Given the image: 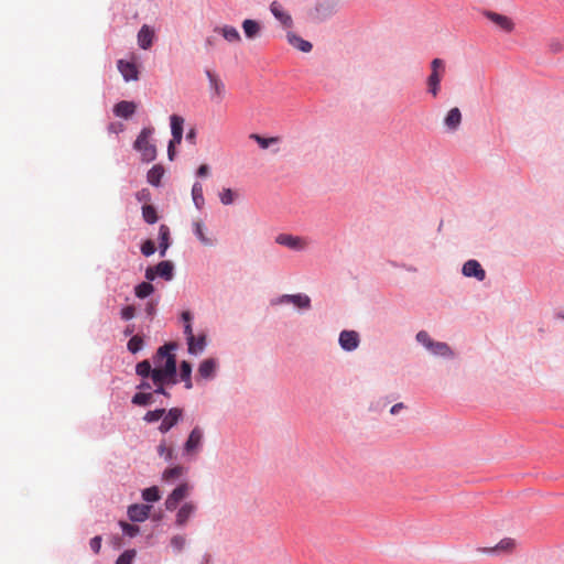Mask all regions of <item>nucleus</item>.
Listing matches in <instances>:
<instances>
[{
    "label": "nucleus",
    "instance_id": "nucleus-1",
    "mask_svg": "<svg viewBox=\"0 0 564 564\" xmlns=\"http://www.w3.org/2000/svg\"><path fill=\"white\" fill-rule=\"evenodd\" d=\"M176 349L175 343L161 346L153 357V386L154 393L169 395L164 386H172L176 380V358L172 350Z\"/></svg>",
    "mask_w": 564,
    "mask_h": 564
},
{
    "label": "nucleus",
    "instance_id": "nucleus-2",
    "mask_svg": "<svg viewBox=\"0 0 564 564\" xmlns=\"http://www.w3.org/2000/svg\"><path fill=\"white\" fill-rule=\"evenodd\" d=\"M416 340L435 356L448 358L454 357L453 350L446 343L433 340L425 330H420L416 334Z\"/></svg>",
    "mask_w": 564,
    "mask_h": 564
},
{
    "label": "nucleus",
    "instance_id": "nucleus-3",
    "mask_svg": "<svg viewBox=\"0 0 564 564\" xmlns=\"http://www.w3.org/2000/svg\"><path fill=\"white\" fill-rule=\"evenodd\" d=\"M152 128H143L134 142V149L142 155L143 161L151 162L156 156L155 145L150 142Z\"/></svg>",
    "mask_w": 564,
    "mask_h": 564
},
{
    "label": "nucleus",
    "instance_id": "nucleus-4",
    "mask_svg": "<svg viewBox=\"0 0 564 564\" xmlns=\"http://www.w3.org/2000/svg\"><path fill=\"white\" fill-rule=\"evenodd\" d=\"M432 73L427 78V90L433 97L440 91V84L445 72V63L441 58H434L431 63Z\"/></svg>",
    "mask_w": 564,
    "mask_h": 564
},
{
    "label": "nucleus",
    "instance_id": "nucleus-5",
    "mask_svg": "<svg viewBox=\"0 0 564 564\" xmlns=\"http://www.w3.org/2000/svg\"><path fill=\"white\" fill-rule=\"evenodd\" d=\"M173 263L171 261H161L154 267H148L145 270V279L153 281L156 276H160L166 281L173 279Z\"/></svg>",
    "mask_w": 564,
    "mask_h": 564
},
{
    "label": "nucleus",
    "instance_id": "nucleus-6",
    "mask_svg": "<svg viewBox=\"0 0 564 564\" xmlns=\"http://www.w3.org/2000/svg\"><path fill=\"white\" fill-rule=\"evenodd\" d=\"M275 242L295 251H302L306 249L308 246V241L306 238L292 236L288 234H280L279 236H276Z\"/></svg>",
    "mask_w": 564,
    "mask_h": 564
},
{
    "label": "nucleus",
    "instance_id": "nucleus-7",
    "mask_svg": "<svg viewBox=\"0 0 564 564\" xmlns=\"http://www.w3.org/2000/svg\"><path fill=\"white\" fill-rule=\"evenodd\" d=\"M191 487L188 484H181L177 486L166 498L165 508L173 511L177 508L181 500L185 499L189 494Z\"/></svg>",
    "mask_w": 564,
    "mask_h": 564
},
{
    "label": "nucleus",
    "instance_id": "nucleus-8",
    "mask_svg": "<svg viewBox=\"0 0 564 564\" xmlns=\"http://www.w3.org/2000/svg\"><path fill=\"white\" fill-rule=\"evenodd\" d=\"M517 547V541L512 538H505L492 547L479 549L480 552L487 554H510Z\"/></svg>",
    "mask_w": 564,
    "mask_h": 564
},
{
    "label": "nucleus",
    "instance_id": "nucleus-9",
    "mask_svg": "<svg viewBox=\"0 0 564 564\" xmlns=\"http://www.w3.org/2000/svg\"><path fill=\"white\" fill-rule=\"evenodd\" d=\"M206 76L209 80V88H210V91H212V99L213 100H216V101H220L223 100L224 96H225V85L224 83L221 82V79L215 74L213 73L212 70H206Z\"/></svg>",
    "mask_w": 564,
    "mask_h": 564
},
{
    "label": "nucleus",
    "instance_id": "nucleus-10",
    "mask_svg": "<svg viewBox=\"0 0 564 564\" xmlns=\"http://www.w3.org/2000/svg\"><path fill=\"white\" fill-rule=\"evenodd\" d=\"M117 67L126 82L139 79V69L134 62L119 59L117 62Z\"/></svg>",
    "mask_w": 564,
    "mask_h": 564
},
{
    "label": "nucleus",
    "instance_id": "nucleus-11",
    "mask_svg": "<svg viewBox=\"0 0 564 564\" xmlns=\"http://www.w3.org/2000/svg\"><path fill=\"white\" fill-rule=\"evenodd\" d=\"M270 11L273 14V17L283 25V28L290 29L293 26V19L291 14L283 9L280 2H271Z\"/></svg>",
    "mask_w": 564,
    "mask_h": 564
},
{
    "label": "nucleus",
    "instance_id": "nucleus-12",
    "mask_svg": "<svg viewBox=\"0 0 564 564\" xmlns=\"http://www.w3.org/2000/svg\"><path fill=\"white\" fill-rule=\"evenodd\" d=\"M359 335L355 330H343L339 334V345L344 350H355L359 346Z\"/></svg>",
    "mask_w": 564,
    "mask_h": 564
},
{
    "label": "nucleus",
    "instance_id": "nucleus-13",
    "mask_svg": "<svg viewBox=\"0 0 564 564\" xmlns=\"http://www.w3.org/2000/svg\"><path fill=\"white\" fill-rule=\"evenodd\" d=\"M183 412L178 408H173L167 412L165 411V414L162 417V423L159 427L160 432L166 433L167 431H170L178 422Z\"/></svg>",
    "mask_w": 564,
    "mask_h": 564
},
{
    "label": "nucleus",
    "instance_id": "nucleus-14",
    "mask_svg": "<svg viewBox=\"0 0 564 564\" xmlns=\"http://www.w3.org/2000/svg\"><path fill=\"white\" fill-rule=\"evenodd\" d=\"M170 120H171V132H172L171 145L181 144L182 139H183L184 119L181 116L172 115Z\"/></svg>",
    "mask_w": 564,
    "mask_h": 564
},
{
    "label": "nucleus",
    "instance_id": "nucleus-15",
    "mask_svg": "<svg viewBox=\"0 0 564 564\" xmlns=\"http://www.w3.org/2000/svg\"><path fill=\"white\" fill-rule=\"evenodd\" d=\"M463 274L468 278H476L478 281H484L486 278L485 270L476 260H468L465 262L463 265Z\"/></svg>",
    "mask_w": 564,
    "mask_h": 564
},
{
    "label": "nucleus",
    "instance_id": "nucleus-16",
    "mask_svg": "<svg viewBox=\"0 0 564 564\" xmlns=\"http://www.w3.org/2000/svg\"><path fill=\"white\" fill-rule=\"evenodd\" d=\"M485 15L502 31L511 32L513 30L514 24L507 15L491 11H487Z\"/></svg>",
    "mask_w": 564,
    "mask_h": 564
},
{
    "label": "nucleus",
    "instance_id": "nucleus-17",
    "mask_svg": "<svg viewBox=\"0 0 564 564\" xmlns=\"http://www.w3.org/2000/svg\"><path fill=\"white\" fill-rule=\"evenodd\" d=\"M138 45L142 50H149L154 41L155 34L154 30L149 26L148 24H144L141 26V29L138 32Z\"/></svg>",
    "mask_w": 564,
    "mask_h": 564
},
{
    "label": "nucleus",
    "instance_id": "nucleus-18",
    "mask_svg": "<svg viewBox=\"0 0 564 564\" xmlns=\"http://www.w3.org/2000/svg\"><path fill=\"white\" fill-rule=\"evenodd\" d=\"M203 438V433L198 427H195L189 436L187 442L185 443L184 451L188 456L195 455L197 453V448L199 447Z\"/></svg>",
    "mask_w": 564,
    "mask_h": 564
},
{
    "label": "nucleus",
    "instance_id": "nucleus-19",
    "mask_svg": "<svg viewBox=\"0 0 564 564\" xmlns=\"http://www.w3.org/2000/svg\"><path fill=\"white\" fill-rule=\"evenodd\" d=\"M151 507L147 505H132L128 509V516L130 520L135 522H142L148 519Z\"/></svg>",
    "mask_w": 564,
    "mask_h": 564
},
{
    "label": "nucleus",
    "instance_id": "nucleus-20",
    "mask_svg": "<svg viewBox=\"0 0 564 564\" xmlns=\"http://www.w3.org/2000/svg\"><path fill=\"white\" fill-rule=\"evenodd\" d=\"M196 511V505L193 502H185L177 511L176 513V520L175 523L177 527H183L186 524L188 519L194 514Z\"/></svg>",
    "mask_w": 564,
    "mask_h": 564
},
{
    "label": "nucleus",
    "instance_id": "nucleus-21",
    "mask_svg": "<svg viewBox=\"0 0 564 564\" xmlns=\"http://www.w3.org/2000/svg\"><path fill=\"white\" fill-rule=\"evenodd\" d=\"M280 303H292L300 308H308L311 306V299L305 294H291L283 295Z\"/></svg>",
    "mask_w": 564,
    "mask_h": 564
},
{
    "label": "nucleus",
    "instance_id": "nucleus-22",
    "mask_svg": "<svg viewBox=\"0 0 564 564\" xmlns=\"http://www.w3.org/2000/svg\"><path fill=\"white\" fill-rule=\"evenodd\" d=\"M286 40L290 45H292L293 47L297 48L301 52L308 53L312 51V43L302 39L301 36L296 35L293 32L286 33Z\"/></svg>",
    "mask_w": 564,
    "mask_h": 564
},
{
    "label": "nucleus",
    "instance_id": "nucleus-23",
    "mask_svg": "<svg viewBox=\"0 0 564 564\" xmlns=\"http://www.w3.org/2000/svg\"><path fill=\"white\" fill-rule=\"evenodd\" d=\"M135 109L137 105L133 101L123 100L115 106L113 112L117 117L128 119L135 112Z\"/></svg>",
    "mask_w": 564,
    "mask_h": 564
},
{
    "label": "nucleus",
    "instance_id": "nucleus-24",
    "mask_svg": "<svg viewBox=\"0 0 564 564\" xmlns=\"http://www.w3.org/2000/svg\"><path fill=\"white\" fill-rule=\"evenodd\" d=\"M217 369V361L214 358L205 359L198 367V375L203 379H212Z\"/></svg>",
    "mask_w": 564,
    "mask_h": 564
},
{
    "label": "nucleus",
    "instance_id": "nucleus-25",
    "mask_svg": "<svg viewBox=\"0 0 564 564\" xmlns=\"http://www.w3.org/2000/svg\"><path fill=\"white\" fill-rule=\"evenodd\" d=\"M242 29L247 39L252 40L260 34L261 25L256 20L246 19L242 22Z\"/></svg>",
    "mask_w": 564,
    "mask_h": 564
},
{
    "label": "nucleus",
    "instance_id": "nucleus-26",
    "mask_svg": "<svg viewBox=\"0 0 564 564\" xmlns=\"http://www.w3.org/2000/svg\"><path fill=\"white\" fill-rule=\"evenodd\" d=\"M444 122L449 130H456L462 122L460 110L457 107L452 108L447 112Z\"/></svg>",
    "mask_w": 564,
    "mask_h": 564
},
{
    "label": "nucleus",
    "instance_id": "nucleus-27",
    "mask_svg": "<svg viewBox=\"0 0 564 564\" xmlns=\"http://www.w3.org/2000/svg\"><path fill=\"white\" fill-rule=\"evenodd\" d=\"M159 238H160V254H161V257H164L165 252L170 246V229L166 225L160 226Z\"/></svg>",
    "mask_w": 564,
    "mask_h": 564
},
{
    "label": "nucleus",
    "instance_id": "nucleus-28",
    "mask_svg": "<svg viewBox=\"0 0 564 564\" xmlns=\"http://www.w3.org/2000/svg\"><path fill=\"white\" fill-rule=\"evenodd\" d=\"M250 139L254 140L259 144V147L263 150H265L272 145H275V144L280 143V141H281L280 137L264 138L257 133L250 134Z\"/></svg>",
    "mask_w": 564,
    "mask_h": 564
},
{
    "label": "nucleus",
    "instance_id": "nucleus-29",
    "mask_svg": "<svg viewBox=\"0 0 564 564\" xmlns=\"http://www.w3.org/2000/svg\"><path fill=\"white\" fill-rule=\"evenodd\" d=\"M164 169L161 165H154L148 172L147 180L153 186H159L163 177Z\"/></svg>",
    "mask_w": 564,
    "mask_h": 564
},
{
    "label": "nucleus",
    "instance_id": "nucleus-30",
    "mask_svg": "<svg viewBox=\"0 0 564 564\" xmlns=\"http://www.w3.org/2000/svg\"><path fill=\"white\" fill-rule=\"evenodd\" d=\"M192 198L197 209H202L205 199L203 195V185L199 182L194 183L192 187Z\"/></svg>",
    "mask_w": 564,
    "mask_h": 564
},
{
    "label": "nucleus",
    "instance_id": "nucleus-31",
    "mask_svg": "<svg viewBox=\"0 0 564 564\" xmlns=\"http://www.w3.org/2000/svg\"><path fill=\"white\" fill-rule=\"evenodd\" d=\"M153 395H154V393H152V392H143V391H141V392L135 393L132 397L131 402L134 405H139V406L150 405V404L153 403Z\"/></svg>",
    "mask_w": 564,
    "mask_h": 564
},
{
    "label": "nucleus",
    "instance_id": "nucleus-32",
    "mask_svg": "<svg viewBox=\"0 0 564 564\" xmlns=\"http://www.w3.org/2000/svg\"><path fill=\"white\" fill-rule=\"evenodd\" d=\"M188 352L192 355H197L202 352L206 346V337L205 335H199L191 340L188 344Z\"/></svg>",
    "mask_w": 564,
    "mask_h": 564
},
{
    "label": "nucleus",
    "instance_id": "nucleus-33",
    "mask_svg": "<svg viewBox=\"0 0 564 564\" xmlns=\"http://www.w3.org/2000/svg\"><path fill=\"white\" fill-rule=\"evenodd\" d=\"M135 372L143 379L150 378L153 381V368L149 360H142L135 367Z\"/></svg>",
    "mask_w": 564,
    "mask_h": 564
},
{
    "label": "nucleus",
    "instance_id": "nucleus-34",
    "mask_svg": "<svg viewBox=\"0 0 564 564\" xmlns=\"http://www.w3.org/2000/svg\"><path fill=\"white\" fill-rule=\"evenodd\" d=\"M194 234L199 239V241L205 246H210V239L205 235V226L200 220H197L193 224Z\"/></svg>",
    "mask_w": 564,
    "mask_h": 564
},
{
    "label": "nucleus",
    "instance_id": "nucleus-35",
    "mask_svg": "<svg viewBox=\"0 0 564 564\" xmlns=\"http://www.w3.org/2000/svg\"><path fill=\"white\" fill-rule=\"evenodd\" d=\"M220 33L228 42H239L241 40L238 30L230 25L223 26Z\"/></svg>",
    "mask_w": 564,
    "mask_h": 564
},
{
    "label": "nucleus",
    "instance_id": "nucleus-36",
    "mask_svg": "<svg viewBox=\"0 0 564 564\" xmlns=\"http://www.w3.org/2000/svg\"><path fill=\"white\" fill-rule=\"evenodd\" d=\"M154 292V288L150 282H142L134 289L135 296L139 299H145Z\"/></svg>",
    "mask_w": 564,
    "mask_h": 564
},
{
    "label": "nucleus",
    "instance_id": "nucleus-37",
    "mask_svg": "<svg viewBox=\"0 0 564 564\" xmlns=\"http://www.w3.org/2000/svg\"><path fill=\"white\" fill-rule=\"evenodd\" d=\"M142 216L148 224H155L158 221V214L152 205H144L142 207Z\"/></svg>",
    "mask_w": 564,
    "mask_h": 564
},
{
    "label": "nucleus",
    "instance_id": "nucleus-38",
    "mask_svg": "<svg viewBox=\"0 0 564 564\" xmlns=\"http://www.w3.org/2000/svg\"><path fill=\"white\" fill-rule=\"evenodd\" d=\"M142 497L145 501H149V502L158 501L160 499V492H159L158 487L153 486V487L144 489L142 492Z\"/></svg>",
    "mask_w": 564,
    "mask_h": 564
},
{
    "label": "nucleus",
    "instance_id": "nucleus-39",
    "mask_svg": "<svg viewBox=\"0 0 564 564\" xmlns=\"http://www.w3.org/2000/svg\"><path fill=\"white\" fill-rule=\"evenodd\" d=\"M183 473H184L183 467L176 466V467L166 469L163 474V478L165 480H175V479L180 478L183 475Z\"/></svg>",
    "mask_w": 564,
    "mask_h": 564
},
{
    "label": "nucleus",
    "instance_id": "nucleus-40",
    "mask_svg": "<svg viewBox=\"0 0 564 564\" xmlns=\"http://www.w3.org/2000/svg\"><path fill=\"white\" fill-rule=\"evenodd\" d=\"M164 414H165L164 409H156V410L147 412L143 419H144V421H147L149 423H153V422H158L159 420H161Z\"/></svg>",
    "mask_w": 564,
    "mask_h": 564
},
{
    "label": "nucleus",
    "instance_id": "nucleus-41",
    "mask_svg": "<svg viewBox=\"0 0 564 564\" xmlns=\"http://www.w3.org/2000/svg\"><path fill=\"white\" fill-rule=\"evenodd\" d=\"M135 554L134 550H127L117 558L116 564H132Z\"/></svg>",
    "mask_w": 564,
    "mask_h": 564
},
{
    "label": "nucleus",
    "instance_id": "nucleus-42",
    "mask_svg": "<svg viewBox=\"0 0 564 564\" xmlns=\"http://www.w3.org/2000/svg\"><path fill=\"white\" fill-rule=\"evenodd\" d=\"M143 346V340L140 336L135 335L133 337L130 338V340L128 341V349L132 352V354H135L138 352Z\"/></svg>",
    "mask_w": 564,
    "mask_h": 564
},
{
    "label": "nucleus",
    "instance_id": "nucleus-43",
    "mask_svg": "<svg viewBox=\"0 0 564 564\" xmlns=\"http://www.w3.org/2000/svg\"><path fill=\"white\" fill-rule=\"evenodd\" d=\"M219 198L224 205H230L235 200V193L230 188H225L219 194Z\"/></svg>",
    "mask_w": 564,
    "mask_h": 564
},
{
    "label": "nucleus",
    "instance_id": "nucleus-44",
    "mask_svg": "<svg viewBox=\"0 0 564 564\" xmlns=\"http://www.w3.org/2000/svg\"><path fill=\"white\" fill-rule=\"evenodd\" d=\"M185 543H186V539L184 535H174L171 539V545L177 552H181L184 549Z\"/></svg>",
    "mask_w": 564,
    "mask_h": 564
},
{
    "label": "nucleus",
    "instance_id": "nucleus-45",
    "mask_svg": "<svg viewBox=\"0 0 564 564\" xmlns=\"http://www.w3.org/2000/svg\"><path fill=\"white\" fill-rule=\"evenodd\" d=\"M141 252L145 256H152L155 252V245L152 240H145L141 246Z\"/></svg>",
    "mask_w": 564,
    "mask_h": 564
},
{
    "label": "nucleus",
    "instance_id": "nucleus-46",
    "mask_svg": "<svg viewBox=\"0 0 564 564\" xmlns=\"http://www.w3.org/2000/svg\"><path fill=\"white\" fill-rule=\"evenodd\" d=\"M120 527L122 528V531L129 536H134L139 532V528L137 525L127 523L124 521L120 522Z\"/></svg>",
    "mask_w": 564,
    "mask_h": 564
},
{
    "label": "nucleus",
    "instance_id": "nucleus-47",
    "mask_svg": "<svg viewBox=\"0 0 564 564\" xmlns=\"http://www.w3.org/2000/svg\"><path fill=\"white\" fill-rule=\"evenodd\" d=\"M191 373H192V366L188 361H182L181 362V372H180V376H181V379L184 380V379H188L191 377Z\"/></svg>",
    "mask_w": 564,
    "mask_h": 564
},
{
    "label": "nucleus",
    "instance_id": "nucleus-48",
    "mask_svg": "<svg viewBox=\"0 0 564 564\" xmlns=\"http://www.w3.org/2000/svg\"><path fill=\"white\" fill-rule=\"evenodd\" d=\"M120 315H121V317H122L123 319H126V321H129V319L133 318V317H134V315H135V308H134V306H132V305H127V306H124V307L121 310Z\"/></svg>",
    "mask_w": 564,
    "mask_h": 564
},
{
    "label": "nucleus",
    "instance_id": "nucleus-49",
    "mask_svg": "<svg viewBox=\"0 0 564 564\" xmlns=\"http://www.w3.org/2000/svg\"><path fill=\"white\" fill-rule=\"evenodd\" d=\"M89 545L94 553L98 554L101 547V536L97 535L93 538L89 542Z\"/></svg>",
    "mask_w": 564,
    "mask_h": 564
},
{
    "label": "nucleus",
    "instance_id": "nucleus-50",
    "mask_svg": "<svg viewBox=\"0 0 564 564\" xmlns=\"http://www.w3.org/2000/svg\"><path fill=\"white\" fill-rule=\"evenodd\" d=\"M184 333L186 335L187 344L195 338L191 323L184 325Z\"/></svg>",
    "mask_w": 564,
    "mask_h": 564
},
{
    "label": "nucleus",
    "instance_id": "nucleus-51",
    "mask_svg": "<svg viewBox=\"0 0 564 564\" xmlns=\"http://www.w3.org/2000/svg\"><path fill=\"white\" fill-rule=\"evenodd\" d=\"M197 176L204 177L207 176L209 173V166L207 164H202L197 170Z\"/></svg>",
    "mask_w": 564,
    "mask_h": 564
},
{
    "label": "nucleus",
    "instance_id": "nucleus-52",
    "mask_svg": "<svg viewBox=\"0 0 564 564\" xmlns=\"http://www.w3.org/2000/svg\"><path fill=\"white\" fill-rule=\"evenodd\" d=\"M152 387H154L153 382L150 383L149 381H147V379H143L137 388L139 390H150L152 389Z\"/></svg>",
    "mask_w": 564,
    "mask_h": 564
},
{
    "label": "nucleus",
    "instance_id": "nucleus-53",
    "mask_svg": "<svg viewBox=\"0 0 564 564\" xmlns=\"http://www.w3.org/2000/svg\"><path fill=\"white\" fill-rule=\"evenodd\" d=\"M405 408V405L400 402V403H395L391 409H390V413L392 415H395L398 414L401 410H403Z\"/></svg>",
    "mask_w": 564,
    "mask_h": 564
},
{
    "label": "nucleus",
    "instance_id": "nucleus-54",
    "mask_svg": "<svg viewBox=\"0 0 564 564\" xmlns=\"http://www.w3.org/2000/svg\"><path fill=\"white\" fill-rule=\"evenodd\" d=\"M155 306L156 303H154L153 301L147 303L145 312L148 313V315H153L155 313Z\"/></svg>",
    "mask_w": 564,
    "mask_h": 564
},
{
    "label": "nucleus",
    "instance_id": "nucleus-55",
    "mask_svg": "<svg viewBox=\"0 0 564 564\" xmlns=\"http://www.w3.org/2000/svg\"><path fill=\"white\" fill-rule=\"evenodd\" d=\"M186 140L189 141L191 143L195 144V141H196V130L195 129H191L187 132Z\"/></svg>",
    "mask_w": 564,
    "mask_h": 564
},
{
    "label": "nucleus",
    "instance_id": "nucleus-56",
    "mask_svg": "<svg viewBox=\"0 0 564 564\" xmlns=\"http://www.w3.org/2000/svg\"><path fill=\"white\" fill-rule=\"evenodd\" d=\"M182 319L184 321V324L191 323L192 315L188 311H185L182 313Z\"/></svg>",
    "mask_w": 564,
    "mask_h": 564
},
{
    "label": "nucleus",
    "instance_id": "nucleus-57",
    "mask_svg": "<svg viewBox=\"0 0 564 564\" xmlns=\"http://www.w3.org/2000/svg\"><path fill=\"white\" fill-rule=\"evenodd\" d=\"M139 200L147 199L149 197V192L147 189H142L137 194Z\"/></svg>",
    "mask_w": 564,
    "mask_h": 564
},
{
    "label": "nucleus",
    "instance_id": "nucleus-58",
    "mask_svg": "<svg viewBox=\"0 0 564 564\" xmlns=\"http://www.w3.org/2000/svg\"><path fill=\"white\" fill-rule=\"evenodd\" d=\"M174 147L175 145H171V142L169 143L167 154H169L170 160H173V158H174V154H175Z\"/></svg>",
    "mask_w": 564,
    "mask_h": 564
},
{
    "label": "nucleus",
    "instance_id": "nucleus-59",
    "mask_svg": "<svg viewBox=\"0 0 564 564\" xmlns=\"http://www.w3.org/2000/svg\"><path fill=\"white\" fill-rule=\"evenodd\" d=\"M185 382V388L191 389L193 387L191 377L188 379L183 380Z\"/></svg>",
    "mask_w": 564,
    "mask_h": 564
},
{
    "label": "nucleus",
    "instance_id": "nucleus-60",
    "mask_svg": "<svg viewBox=\"0 0 564 564\" xmlns=\"http://www.w3.org/2000/svg\"><path fill=\"white\" fill-rule=\"evenodd\" d=\"M132 332H133V328H132V327H127V329H126L124 334H126V335H130V334H132Z\"/></svg>",
    "mask_w": 564,
    "mask_h": 564
},
{
    "label": "nucleus",
    "instance_id": "nucleus-61",
    "mask_svg": "<svg viewBox=\"0 0 564 564\" xmlns=\"http://www.w3.org/2000/svg\"><path fill=\"white\" fill-rule=\"evenodd\" d=\"M165 448L163 446H160V455L164 454Z\"/></svg>",
    "mask_w": 564,
    "mask_h": 564
}]
</instances>
